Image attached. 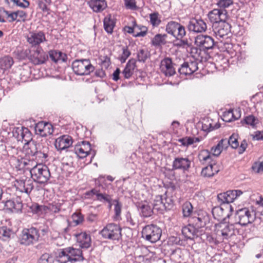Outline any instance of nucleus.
Listing matches in <instances>:
<instances>
[{"instance_id":"obj_1","label":"nucleus","mask_w":263,"mask_h":263,"mask_svg":"<svg viewBox=\"0 0 263 263\" xmlns=\"http://www.w3.org/2000/svg\"><path fill=\"white\" fill-rule=\"evenodd\" d=\"M72 68L77 75H88L95 70V67L88 59L76 60L72 64Z\"/></svg>"},{"instance_id":"obj_2","label":"nucleus","mask_w":263,"mask_h":263,"mask_svg":"<svg viewBox=\"0 0 263 263\" xmlns=\"http://www.w3.org/2000/svg\"><path fill=\"white\" fill-rule=\"evenodd\" d=\"M32 179L40 184L46 183L50 177V173L46 165L37 164L31 170Z\"/></svg>"},{"instance_id":"obj_3","label":"nucleus","mask_w":263,"mask_h":263,"mask_svg":"<svg viewBox=\"0 0 263 263\" xmlns=\"http://www.w3.org/2000/svg\"><path fill=\"white\" fill-rule=\"evenodd\" d=\"M161 234V228L155 224L147 225L142 231V237L152 243H155L159 240Z\"/></svg>"},{"instance_id":"obj_4","label":"nucleus","mask_w":263,"mask_h":263,"mask_svg":"<svg viewBox=\"0 0 263 263\" xmlns=\"http://www.w3.org/2000/svg\"><path fill=\"white\" fill-rule=\"evenodd\" d=\"M235 219L237 222L241 226H247L251 223L255 219V213L247 208L237 210L235 213Z\"/></svg>"},{"instance_id":"obj_5","label":"nucleus","mask_w":263,"mask_h":263,"mask_svg":"<svg viewBox=\"0 0 263 263\" xmlns=\"http://www.w3.org/2000/svg\"><path fill=\"white\" fill-rule=\"evenodd\" d=\"M40 234L38 230L34 227L25 229L22 232L20 237V243L22 245L29 246L39 240Z\"/></svg>"},{"instance_id":"obj_6","label":"nucleus","mask_w":263,"mask_h":263,"mask_svg":"<svg viewBox=\"0 0 263 263\" xmlns=\"http://www.w3.org/2000/svg\"><path fill=\"white\" fill-rule=\"evenodd\" d=\"M104 238L118 240L121 236V228L115 223H109L100 232Z\"/></svg>"},{"instance_id":"obj_7","label":"nucleus","mask_w":263,"mask_h":263,"mask_svg":"<svg viewBox=\"0 0 263 263\" xmlns=\"http://www.w3.org/2000/svg\"><path fill=\"white\" fill-rule=\"evenodd\" d=\"M165 31L176 39H182L186 34L184 27L175 21H170L166 24Z\"/></svg>"},{"instance_id":"obj_8","label":"nucleus","mask_w":263,"mask_h":263,"mask_svg":"<svg viewBox=\"0 0 263 263\" xmlns=\"http://www.w3.org/2000/svg\"><path fill=\"white\" fill-rule=\"evenodd\" d=\"M26 40L32 47H40L41 44L47 42L45 34L43 31H30L26 36Z\"/></svg>"},{"instance_id":"obj_9","label":"nucleus","mask_w":263,"mask_h":263,"mask_svg":"<svg viewBox=\"0 0 263 263\" xmlns=\"http://www.w3.org/2000/svg\"><path fill=\"white\" fill-rule=\"evenodd\" d=\"M189 31L194 33H202L207 29L204 21L201 18L192 17L190 18L186 25Z\"/></svg>"},{"instance_id":"obj_10","label":"nucleus","mask_w":263,"mask_h":263,"mask_svg":"<svg viewBox=\"0 0 263 263\" xmlns=\"http://www.w3.org/2000/svg\"><path fill=\"white\" fill-rule=\"evenodd\" d=\"M195 44L200 50L205 51L213 48L215 45L214 39L207 35H199L195 39Z\"/></svg>"},{"instance_id":"obj_11","label":"nucleus","mask_w":263,"mask_h":263,"mask_svg":"<svg viewBox=\"0 0 263 263\" xmlns=\"http://www.w3.org/2000/svg\"><path fill=\"white\" fill-rule=\"evenodd\" d=\"M243 192L241 190H229L226 192L218 194L217 198L218 202L221 204L233 202L237 197H239Z\"/></svg>"},{"instance_id":"obj_12","label":"nucleus","mask_w":263,"mask_h":263,"mask_svg":"<svg viewBox=\"0 0 263 263\" xmlns=\"http://www.w3.org/2000/svg\"><path fill=\"white\" fill-rule=\"evenodd\" d=\"M208 16L210 21L213 23V26L226 21L228 18L227 12L224 9H214L209 12Z\"/></svg>"},{"instance_id":"obj_13","label":"nucleus","mask_w":263,"mask_h":263,"mask_svg":"<svg viewBox=\"0 0 263 263\" xmlns=\"http://www.w3.org/2000/svg\"><path fill=\"white\" fill-rule=\"evenodd\" d=\"M34 130L36 135L43 137L52 135L53 132L52 125L49 123L44 121L39 122L36 124Z\"/></svg>"},{"instance_id":"obj_14","label":"nucleus","mask_w":263,"mask_h":263,"mask_svg":"<svg viewBox=\"0 0 263 263\" xmlns=\"http://www.w3.org/2000/svg\"><path fill=\"white\" fill-rule=\"evenodd\" d=\"M191 161L187 157H175L172 164V170L188 171L191 167Z\"/></svg>"},{"instance_id":"obj_15","label":"nucleus","mask_w":263,"mask_h":263,"mask_svg":"<svg viewBox=\"0 0 263 263\" xmlns=\"http://www.w3.org/2000/svg\"><path fill=\"white\" fill-rule=\"evenodd\" d=\"M48 59V55L44 52L41 47H37L30 55V60L34 65H41L45 63Z\"/></svg>"},{"instance_id":"obj_16","label":"nucleus","mask_w":263,"mask_h":263,"mask_svg":"<svg viewBox=\"0 0 263 263\" xmlns=\"http://www.w3.org/2000/svg\"><path fill=\"white\" fill-rule=\"evenodd\" d=\"M16 161L17 168L19 170H29L30 173L31 170L37 165L34 158H28L27 156L25 157L17 159Z\"/></svg>"},{"instance_id":"obj_17","label":"nucleus","mask_w":263,"mask_h":263,"mask_svg":"<svg viewBox=\"0 0 263 263\" xmlns=\"http://www.w3.org/2000/svg\"><path fill=\"white\" fill-rule=\"evenodd\" d=\"M231 25L226 21L219 23L218 25L213 26V31L216 36L223 38L227 35L231 31Z\"/></svg>"},{"instance_id":"obj_18","label":"nucleus","mask_w":263,"mask_h":263,"mask_svg":"<svg viewBox=\"0 0 263 263\" xmlns=\"http://www.w3.org/2000/svg\"><path fill=\"white\" fill-rule=\"evenodd\" d=\"M198 69L196 61L184 62L178 68V72L180 75L187 76L193 74Z\"/></svg>"},{"instance_id":"obj_19","label":"nucleus","mask_w":263,"mask_h":263,"mask_svg":"<svg viewBox=\"0 0 263 263\" xmlns=\"http://www.w3.org/2000/svg\"><path fill=\"white\" fill-rule=\"evenodd\" d=\"M160 69L166 77H171L176 73L174 64L171 58H164L161 62Z\"/></svg>"},{"instance_id":"obj_20","label":"nucleus","mask_w":263,"mask_h":263,"mask_svg":"<svg viewBox=\"0 0 263 263\" xmlns=\"http://www.w3.org/2000/svg\"><path fill=\"white\" fill-rule=\"evenodd\" d=\"M65 249L66 252L69 255L68 258H70V262L81 261L84 260L82 251L81 249H75L72 247H68Z\"/></svg>"},{"instance_id":"obj_21","label":"nucleus","mask_w":263,"mask_h":263,"mask_svg":"<svg viewBox=\"0 0 263 263\" xmlns=\"http://www.w3.org/2000/svg\"><path fill=\"white\" fill-rule=\"evenodd\" d=\"M72 138L68 135H63L58 138L55 142V146L58 150H64L71 145Z\"/></svg>"},{"instance_id":"obj_22","label":"nucleus","mask_w":263,"mask_h":263,"mask_svg":"<svg viewBox=\"0 0 263 263\" xmlns=\"http://www.w3.org/2000/svg\"><path fill=\"white\" fill-rule=\"evenodd\" d=\"M171 201L170 199H167L166 197L163 198V196H157L154 200L153 203V209L159 210H162L163 208L165 209H170V203Z\"/></svg>"},{"instance_id":"obj_23","label":"nucleus","mask_w":263,"mask_h":263,"mask_svg":"<svg viewBox=\"0 0 263 263\" xmlns=\"http://www.w3.org/2000/svg\"><path fill=\"white\" fill-rule=\"evenodd\" d=\"M198 229L194 224H189L183 227L182 233L186 239L194 240L195 237H198Z\"/></svg>"},{"instance_id":"obj_24","label":"nucleus","mask_w":263,"mask_h":263,"mask_svg":"<svg viewBox=\"0 0 263 263\" xmlns=\"http://www.w3.org/2000/svg\"><path fill=\"white\" fill-rule=\"evenodd\" d=\"M74 235L77 237L78 241L80 243V246L81 248L87 249L90 246V236L86 232L75 234Z\"/></svg>"},{"instance_id":"obj_25","label":"nucleus","mask_w":263,"mask_h":263,"mask_svg":"<svg viewBox=\"0 0 263 263\" xmlns=\"http://www.w3.org/2000/svg\"><path fill=\"white\" fill-rule=\"evenodd\" d=\"M32 181L29 179L21 180L18 182L17 188L22 192L29 194L33 189Z\"/></svg>"},{"instance_id":"obj_26","label":"nucleus","mask_w":263,"mask_h":263,"mask_svg":"<svg viewBox=\"0 0 263 263\" xmlns=\"http://www.w3.org/2000/svg\"><path fill=\"white\" fill-rule=\"evenodd\" d=\"M136 205L141 216L144 217H148L153 215L154 209L146 202L138 203Z\"/></svg>"},{"instance_id":"obj_27","label":"nucleus","mask_w":263,"mask_h":263,"mask_svg":"<svg viewBox=\"0 0 263 263\" xmlns=\"http://www.w3.org/2000/svg\"><path fill=\"white\" fill-rule=\"evenodd\" d=\"M219 170L217 169V165L215 162L209 164L208 166L202 168L201 175L204 177L210 178L217 174Z\"/></svg>"},{"instance_id":"obj_28","label":"nucleus","mask_w":263,"mask_h":263,"mask_svg":"<svg viewBox=\"0 0 263 263\" xmlns=\"http://www.w3.org/2000/svg\"><path fill=\"white\" fill-rule=\"evenodd\" d=\"M48 148L46 146H43L42 144L37 143L36 153L34 159L41 160L42 162L45 161L48 157Z\"/></svg>"},{"instance_id":"obj_29","label":"nucleus","mask_w":263,"mask_h":263,"mask_svg":"<svg viewBox=\"0 0 263 263\" xmlns=\"http://www.w3.org/2000/svg\"><path fill=\"white\" fill-rule=\"evenodd\" d=\"M89 5L96 12H101L107 7V3L105 0H91L89 2Z\"/></svg>"},{"instance_id":"obj_30","label":"nucleus","mask_w":263,"mask_h":263,"mask_svg":"<svg viewBox=\"0 0 263 263\" xmlns=\"http://www.w3.org/2000/svg\"><path fill=\"white\" fill-rule=\"evenodd\" d=\"M167 34L158 33L156 34L151 40V44L155 47H161L165 45L167 43L166 39L167 37Z\"/></svg>"},{"instance_id":"obj_31","label":"nucleus","mask_w":263,"mask_h":263,"mask_svg":"<svg viewBox=\"0 0 263 263\" xmlns=\"http://www.w3.org/2000/svg\"><path fill=\"white\" fill-rule=\"evenodd\" d=\"M213 157L211 152L207 149L201 151L198 155L199 161L203 164H209L215 162L213 160Z\"/></svg>"},{"instance_id":"obj_32","label":"nucleus","mask_w":263,"mask_h":263,"mask_svg":"<svg viewBox=\"0 0 263 263\" xmlns=\"http://www.w3.org/2000/svg\"><path fill=\"white\" fill-rule=\"evenodd\" d=\"M147 33V28L144 26L137 25L135 21H133V36L135 37L144 36Z\"/></svg>"},{"instance_id":"obj_33","label":"nucleus","mask_w":263,"mask_h":263,"mask_svg":"<svg viewBox=\"0 0 263 263\" xmlns=\"http://www.w3.org/2000/svg\"><path fill=\"white\" fill-rule=\"evenodd\" d=\"M13 58L10 56H5L0 59V68L6 70L10 68L13 64Z\"/></svg>"},{"instance_id":"obj_34","label":"nucleus","mask_w":263,"mask_h":263,"mask_svg":"<svg viewBox=\"0 0 263 263\" xmlns=\"http://www.w3.org/2000/svg\"><path fill=\"white\" fill-rule=\"evenodd\" d=\"M242 125L246 124L251 126L253 128H256V125L258 124V119L252 115L245 117L241 121Z\"/></svg>"},{"instance_id":"obj_35","label":"nucleus","mask_w":263,"mask_h":263,"mask_svg":"<svg viewBox=\"0 0 263 263\" xmlns=\"http://www.w3.org/2000/svg\"><path fill=\"white\" fill-rule=\"evenodd\" d=\"M224 141V145L225 147L227 148L228 145H230L233 148H236L239 146V143L237 140V135L232 134L228 140L227 139H222Z\"/></svg>"},{"instance_id":"obj_36","label":"nucleus","mask_w":263,"mask_h":263,"mask_svg":"<svg viewBox=\"0 0 263 263\" xmlns=\"http://www.w3.org/2000/svg\"><path fill=\"white\" fill-rule=\"evenodd\" d=\"M17 138L18 140L28 142L31 139V133L27 128L22 127L18 131Z\"/></svg>"},{"instance_id":"obj_37","label":"nucleus","mask_w":263,"mask_h":263,"mask_svg":"<svg viewBox=\"0 0 263 263\" xmlns=\"http://www.w3.org/2000/svg\"><path fill=\"white\" fill-rule=\"evenodd\" d=\"M136 55V61L143 63L150 57L149 52L146 49H140L137 51Z\"/></svg>"},{"instance_id":"obj_38","label":"nucleus","mask_w":263,"mask_h":263,"mask_svg":"<svg viewBox=\"0 0 263 263\" xmlns=\"http://www.w3.org/2000/svg\"><path fill=\"white\" fill-rule=\"evenodd\" d=\"M223 141H224L221 139L215 146H213L211 148L210 152L213 156H218L220 155L223 148H227L224 145V143Z\"/></svg>"},{"instance_id":"obj_39","label":"nucleus","mask_w":263,"mask_h":263,"mask_svg":"<svg viewBox=\"0 0 263 263\" xmlns=\"http://www.w3.org/2000/svg\"><path fill=\"white\" fill-rule=\"evenodd\" d=\"M182 214L184 217H188L191 215L193 211V207L191 202L186 201L182 206Z\"/></svg>"},{"instance_id":"obj_40","label":"nucleus","mask_w":263,"mask_h":263,"mask_svg":"<svg viewBox=\"0 0 263 263\" xmlns=\"http://www.w3.org/2000/svg\"><path fill=\"white\" fill-rule=\"evenodd\" d=\"M134 248L135 249L134 250L133 249V251H134L135 257H143L146 252V248L143 246L139 245H138L137 247H134Z\"/></svg>"},{"instance_id":"obj_41","label":"nucleus","mask_w":263,"mask_h":263,"mask_svg":"<svg viewBox=\"0 0 263 263\" xmlns=\"http://www.w3.org/2000/svg\"><path fill=\"white\" fill-rule=\"evenodd\" d=\"M234 234V227L233 225L227 226L221 231V235L225 239H228Z\"/></svg>"},{"instance_id":"obj_42","label":"nucleus","mask_w":263,"mask_h":263,"mask_svg":"<svg viewBox=\"0 0 263 263\" xmlns=\"http://www.w3.org/2000/svg\"><path fill=\"white\" fill-rule=\"evenodd\" d=\"M72 222L74 223V226H78L83 222L84 221V216L80 212H75L72 216Z\"/></svg>"},{"instance_id":"obj_43","label":"nucleus","mask_w":263,"mask_h":263,"mask_svg":"<svg viewBox=\"0 0 263 263\" xmlns=\"http://www.w3.org/2000/svg\"><path fill=\"white\" fill-rule=\"evenodd\" d=\"M11 235V232L9 229L5 227L0 228V239L7 241L10 238Z\"/></svg>"},{"instance_id":"obj_44","label":"nucleus","mask_w":263,"mask_h":263,"mask_svg":"<svg viewBox=\"0 0 263 263\" xmlns=\"http://www.w3.org/2000/svg\"><path fill=\"white\" fill-rule=\"evenodd\" d=\"M37 145V143L30 144L29 147L25 150L26 156L29 158H30V157H32V158L35 157L36 153Z\"/></svg>"},{"instance_id":"obj_45","label":"nucleus","mask_w":263,"mask_h":263,"mask_svg":"<svg viewBox=\"0 0 263 263\" xmlns=\"http://www.w3.org/2000/svg\"><path fill=\"white\" fill-rule=\"evenodd\" d=\"M46 205H40L37 203H33L30 206V209L33 213L41 214L43 212H46Z\"/></svg>"},{"instance_id":"obj_46","label":"nucleus","mask_w":263,"mask_h":263,"mask_svg":"<svg viewBox=\"0 0 263 263\" xmlns=\"http://www.w3.org/2000/svg\"><path fill=\"white\" fill-rule=\"evenodd\" d=\"M223 210L219 206H216L213 208L212 213L215 219L221 220L222 219Z\"/></svg>"},{"instance_id":"obj_47","label":"nucleus","mask_w":263,"mask_h":263,"mask_svg":"<svg viewBox=\"0 0 263 263\" xmlns=\"http://www.w3.org/2000/svg\"><path fill=\"white\" fill-rule=\"evenodd\" d=\"M74 151L80 158H84L90 154V153L86 151V149H84L81 148L80 145H76Z\"/></svg>"},{"instance_id":"obj_48","label":"nucleus","mask_w":263,"mask_h":263,"mask_svg":"<svg viewBox=\"0 0 263 263\" xmlns=\"http://www.w3.org/2000/svg\"><path fill=\"white\" fill-rule=\"evenodd\" d=\"M68 253L66 252V249L65 248L59 253L58 261L59 263H66L68 261H70V258H68Z\"/></svg>"},{"instance_id":"obj_49","label":"nucleus","mask_w":263,"mask_h":263,"mask_svg":"<svg viewBox=\"0 0 263 263\" xmlns=\"http://www.w3.org/2000/svg\"><path fill=\"white\" fill-rule=\"evenodd\" d=\"M54 259L51 254H43L40 258L38 263H53Z\"/></svg>"},{"instance_id":"obj_50","label":"nucleus","mask_w":263,"mask_h":263,"mask_svg":"<svg viewBox=\"0 0 263 263\" xmlns=\"http://www.w3.org/2000/svg\"><path fill=\"white\" fill-rule=\"evenodd\" d=\"M174 45L178 47L187 48L191 46V43L188 41L187 39H183L182 38L177 39V43H175Z\"/></svg>"},{"instance_id":"obj_51","label":"nucleus","mask_w":263,"mask_h":263,"mask_svg":"<svg viewBox=\"0 0 263 263\" xmlns=\"http://www.w3.org/2000/svg\"><path fill=\"white\" fill-rule=\"evenodd\" d=\"M194 220V226L196 227V228L198 229L204 227L206 224V220L203 217H194L193 218Z\"/></svg>"},{"instance_id":"obj_52","label":"nucleus","mask_w":263,"mask_h":263,"mask_svg":"<svg viewBox=\"0 0 263 263\" xmlns=\"http://www.w3.org/2000/svg\"><path fill=\"white\" fill-rule=\"evenodd\" d=\"M211 121H212L209 119H205L202 122V129L203 131L210 132L214 129V127L212 126Z\"/></svg>"},{"instance_id":"obj_53","label":"nucleus","mask_w":263,"mask_h":263,"mask_svg":"<svg viewBox=\"0 0 263 263\" xmlns=\"http://www.w3.org/2000/svg\"><path fill=\"white\" fill-rule=\"evenodd\" d=\"M132 60L130 59L128 61L126 67H125L124 69L123 70L122 72V74L124 75V77L126 79L129 78L131 76V70H132Z\"/></svg>"},{"instance_id":"obj_54","label":"nucleus","mask_w":263,"mask_h":263,"mask_svg":"<svg viewBox=\"0 0 263 263\" xmlns=\"http://www.w3.org/2000/svg\"><path fill=\"white\" fill-rule=\"evenodd\" d=\"M59 53L60 51L56 50H51L48 52V57L55 63L59 62Z\"/></svg>"},{"instance_id":"obj_55","label":"nucleus","mask_w":263,"mask_h":263,"mask_svg":"<svg viewBox=\"0 0 263 263\" xmlns=\"http://www.w3.org/2000/svg\"><path fill=\"white\" fill-rule=\"evenodd\" d=\"M158 13L154 12L149 15L150 22L153 26H158L161 23V20L158 18Z\"/></svg>"},{"instance_id":"obj_56","label":"nucleus","mask_w":263,"mask_h":263,"mask_svg":"<svg viewBox=\"0 0 263 263\" xmlns=\"http://www.w3.org/2000/svg\"><path fill=\"white\" fill-rule=\"evenodd\" d=\"M104 27L105 30L107 33H111L114 28L112 22L110 21L109 19L105 18L104 21Z\"/></svg>"},{"instance_id":"obj_57","label":"nucleus","mask_w":263,"mask_h":263,"mask_svg":"<svg viewBox=\"0 0 263 263\" xmlns=\"http://www.w3.org/2000/svg\"><path fill=\"white\" fill-rule=\"evenodd\" d=\"M233 4V0H219L217 3V5L219 7L223 9L229 7Z\"/></svg>"},{"instance_id":"obj_58","label":"nucleus","mask_w":263,"mask_h":263,"mask_svg":"<svg viewBox=\"0 0 263 263\" xmlns=\"http://www.w3.org/2000/svg\"><path fill=\"white\" fill-rule=\"evenodd\" d=\"M178 142L181 144V145L185 146H187L193 144V141L192 137H186L178 140Z\"/></svg>"},{"instance_id":"obj_59","label":"nucleus","mask_w":263,"mask_h":263,"mask_svg":"<svg viewBox=\"0 0 263 263\" xmlns=\"http://www.w3.org/2000/svg\"><path fill=\"white\" fill-rule=\"evenodd\" d=\"M46 212L50 211L54 213H58L60 211L61 205L59 204H50L48 206H46Z\"/></svg>"},{"instance_id":"obj_60","label":"nucleus","mask_w":263,"mask_h":263,"mask_svg":"<svg viewBox=\"0 0 263 263\" xmlns=\"http://www.w3.org/2000/svg\"><path fill=\"white\" fill-rule=\"evenodd\" d=\"M252 169L256 173L263 172V161L259 163H255L252 166Z\"/></svg>"},{"instance_id":"obj_61","label":"nucleus","mask_w":263,"mask_h":263,"mask_svg":"<svg viewBox=\"0 0 263 263\" xmlns=\"http://www.w3.org/2000/svg\"><path fill=\"white\" fill-rule=\"evenodd\" d=\"M101 66L102 68L107 69L110 64V58L107 56L102 57L101 58Z\"/></svg>"},{"instance_id":"obj_62","label":"nucleus","mask_w":263,"mask_h":263,"mask_svg":"<svg viewBox=\"0 0 263 263\" xmlns=\"http://www.w3.org/2000/svg\"><path fill=\"white\" fill-rule=\"evenodd\" d=\"M96 197H97V199L99 201H101L102 200H104L107 202H109V203L110 202L111 198H110V196L108 195L103 194L99 193V194H98L96 195Z\"/></svg>"},{"instance_id":"obj_63","label":"nucleus","mask_w":263,"mask_h":263,"mask_svg":"<svg viewBox=\"0 0 263 263\" xmlns=\"http://www.w3.org/2000/svg\"><path fill=\"white\" fill-rule=\"evenodd\" d=\"M114 202L115 203V209L114 211L115 212V216L116 218H118L120 216L121 214V205L120 204V203L117 201V200L114 201Z\"/></svg>"},{"instance_id":"obj_64","label":"nucleus","mask_w":263,"mask_h":263,"mask_svg":"<svg viewBox=\"0 0 263 263\" xmlns=\"http://www.w3.org/2000/svg\"><path fill=\"white\" fill-rule=\"evenodd\" d=\"M13 206L14 208H13L12 212L18 213L22 211L23 204L21 201L16 200V202H14V205Z\"/></svg>"}]
</instances>
